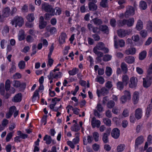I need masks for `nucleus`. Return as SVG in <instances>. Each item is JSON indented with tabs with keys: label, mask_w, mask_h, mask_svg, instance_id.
I'll return each instance as SVG.
<instances>
[{
	"label": "nucleus",
	"mask_w": 152,
	"mask_h": 152,
	"mask_svg": "<svg viewBox=\"0 0 152 152\" xmlns=\"http://www.w3.org/2000/svg\"><path fill=\"white\" fill-rule=\"evenodd\" d=\"M13 133V132H10L7 134L6 138V140L7 142H9L12 136Z\"/></svg>",
	"instance_id": "obj_61"
},
{
	"label": "nucleus",
	"mask_w": 152,
	"mask_h": 152,
	"mask_svg": "<svg viewBox=\"0 0 152 152\" xmlns=\"http://www.w3.org/2000/svg\"><path fill=\"white\" fill-rule=\"evenodd\" d=\"M17 9L15 7H13L12 8L11 10L10 11V14L13 16L17 12Z\"/></svg>",
	"instance_id": "obj_64"
},
{
	"label": "nucleus",
	"mask_w": 152,
	"mask_h": 152,
	"mask_svg": "<svg viewBox=\"0 0 152 152\" xmlns=\"http://www.w3.org/2000/svg\"><path fill=\"white\" fill-rule=\"evenodd\" d=\"M44 140L46 141V143L47 144H50L51 143L52 139L50 136L48 135H46L44 137Z\"/></svg>",
	"instance_id": "obj_32"
},
{
	"label": "nucleus",
	"mask_w": 152,
	"mask_h": 152,
	"mask_svg": "<svg viewBox=\"0 0 152 152\" xmlns=\"http://www.w3.org/2000/svg\"><path fill=\"white\" fill-rule=\"evenodd\" d=\"M47 25L46 22L44 21V19L42 17H40L39 18V27L40 29H42L45 27Z\"/></svg>",
	"instance_id": "obj_23"
},
{
	"label": "nucleus",
	"mask_w": 152,
	"mask_h": 152,
	"mask_svg": "<svg viewBox=\"0 0 152 152\" xmlns=\"http://www.w3.org/2000/svg\"><path fill=\"white\" fill-rule=\"evenodd\" d=\"M27 19L30 22H32L34 19V15L33 13L28 14L26 16Z\"/></svg>",
	"instance_id": "obj_40"
},
{
	"label": "nucleus",
	"mask_w": 152,
	"mask_h": 152,
	"mask_svg": "<svg viewBox=\"0 0 152 152\" xmlns=\"http://www.w3.org/2000/svg\"><path fill=\"white\" fill-rule=\"evenodd\" d=\"M10 14V9L8 7H5L2 10V16L4 18H7Z\"/></svg>",
	"instance_id": "obj_8"
},
{
	"label": "nucleus",
	"mask_w": 152,
	"mask_h": 152,
	"mask_svg": "<svg viewBox=\"0 0 152 152\" xmlns=\"http://www.w3.org/2000/svg\"><path fill=\"white\" fill-rule=\"evenodd\" d=\"M139 7L141 10H145L147 8L146 3L143 1H141L140 2Z\"/></svg>",
	"instance_id": "obj_28"
},
{
	"label": "nucleus",
	"mask_w": 152,
	"mask_h": 152,
	"mask_svg": "<svg viewBox=\"0 0 152 152\" xmlns=\"http://www.w3.org/2000/svg\"><path fill=\"white\" fill-rule=\"evenodd\" d=\"M71 129L73 131L77 132L80 129V128L77 124H75L71 127Z\"/></svg>",
	"instance_id": "obj_44"
},
{
	"label": "nucleus",
	"mask_w": 152,
	"mask_h": 152,
	"mask_svg": "<svg viewBox=\"0 0 152 152\" xmlns=\"http://www.w3.org/2000/svg\"><path fill=\"white\" fill-rule=\"evenodd\" d=\"M129 86L130 88H134L136 87L137 85V80L134 77H131L129 80Z\"/></svg>",
	"instance_id": "obj_7"
},
{
	"label": "nucleus",
	"mask_w": 152,
	"mask_h": 152,
	"mask_svg": "<svg viewBox=\"0 0 152 152\" xmlns=\"http://www.w3.org/2000/svg\"><path fill=\"white\" fill-rule=\"evenodd\" d=\"M120 130L117 128L114 129L112 132L111 135L115 139H117L120 136Z\"/></svg>",
	"instance_id": "obj_12"
},
{
	"label": "nucleus",
	"mask_w": 152,
	"mask_h": 152,
	"mask_svg": "<svg viewBox=\"0 0 152 152\" xmlns=\"http://www.w3.org/2000/svg\"><path fill=\"white\" fill-rule=\"evenodd\" d=\"M136 51V49L135 48L131 47L125 50V53L128 55H133L135 54Z\"/></svg>",
	"instance_id": "obj_21"
},
{
	"label": "nucleus",
	"mask_w": 152,
	"mask_h": 152,
	"mask_svg": "<svg viewBox=\"0 0 152 152\" xmlns=\"http://www.w3.org/2000/svg\"><path fill=\"white\" fill-rule=\"evenodd\" d=\"M135 58L132 56H127L125 57L124 61L127 63L128 64H132L134 61Z\"/></svg>",
	"instance_id": "obj_25"
},
{
	"label": "nucleus",
	"mask_w": 152,
	"mask_h": 152,
	"mask_svg": "<svg viewBox=\"0 0 152 152\" xmlns=\"http://www.w3.org/2000/svg\"><path fill=\"white\" fill-rule=\"evenodd\" d=\"M135 28L138 31H140L143 28V22L141 20L139 19L137 20Z\"/></svg>",
	"instance_id": "obj_24"
},
{
	"label": "nucleus",
	"mask_w": 152,
	"mask_h": 152,
	"mask_svg": "<svg viewBox=\"0 0 152 152\" xmlns=\"http://www.w3.org/2000/svg\"><path fill=\"white\" fill-rule=\"evenodd\" d=\"M16 70V67L14 64L12 63L11 67L10 69V72L11 73H13L15 72Z\"/></svg>",
	"instance_id": "obj_59"
},
{
	"label": "nucleus",
	"mask_w": 152,
	"mask_h": 152,
	"mask_svg": "<svg viewBox=\"0 0 152 152\" xmlns=\"http://www.w3.org/2000/svg\"><path fill=\"white\" fill-rule=\"evenodd\" d=\"M144 139L143 137L140 136L138 137L135 140V148L136 149L138 148V145L142 144L144 142Z\"/></svg>",
	"instance_id": "obj_10"
},
{
	"label": "nucleus",
	"mask_w": 152,
	"mask_h": 152,
	"mask_svg": "<svg viewBox=\"0 0 152 152\" xmlns=\"http://www.w3.org/2000/svg\"><path fill=\"white\" fill-rule=\"evenodd\" d=\"M105 86L109 89L111 88L113 86L112 82L110 81L107 82L105 84Z\"/></svg>",
	"instance_id": "obj_63"
},
{
	"label": "nucleus",
	"mask_w": 152,
	"mask_h": 152,
	"mask_svg": "<svg viewBox=\"0 0 152 152\" xmlns=\"http://www.w3.org/2000/svg\"><path fill=\"white\" fill-rule=\"evenodd\" d=\"M99 29L104 33L107 34L108 33V27L105 25H102L100 26L99 27Z\"/></svg>",
	"instance_id": "obj_27"
},
{
	"label": "nucleus",
	"mask_w": 152,
	"mask_h": 152,
	"mask_svg": "<svg viewBox=\"0 0 152 152\" xmlns=\"http://www.w3.org/2000/svg\"><path fill=\"white\" fill-rule=\"evenodd\" d=\"M48 65H49L50 67L53 64V60L51 58V56L50 57L48 56Z\"/></svg>",
	"instance_id": "obj_62"
},
{
	"label": "nucleus",
	"mask_w": 152,
	"mask_h": 152,
	"mask_svg": "<svg viewBox=\"0 0 152 152\" xmlns=\"http://www.w3.org/2000/svg\"><path fill=\"white\" fill-rule=\"evenodd\" d=\"M9 27L7 26H5L3 27L2 32L3 35H5L9 32Z\"/></svg>",
	"instance_id": "obj_37"
},
{
	"label": "nucleus",
	"mask_w": 152,
	"mask_h": 152,
	"mask_svg": "<svg viewBox=\"0 0 152 152\" xmlns=\"http://www.w3.org/2000/svg\"><path fill=\"white\" fill-rule=\"evenodd\" d=\"M79 71V69L76 68H73L72 70H69L68 72L69 74L71 75H76Z\"/></svg>",
	"instance_id": "obj_34"
},
{
	"label": "nucleus",
	"mask_w": 152,
	"mask_h": 152,
	"mask_svg": "<svg viewBox=\"0 0 152 152\" xmlns=\"http://www.w3.org/2000/svg\"><path fill=\"white\" fill-rule=\"evenodd\" d=\"M152 143V136L150 135L148 137L147 139V142L145 143L144 149H143V147H142L141 148V149H140V151H142L146 150L148 146V145H150Z\"/></svg>",
	"instance_id": "obj_9"
},
{
	"label": "nucleus",
	"mask_w": 152,
	"mask_h": 152,
	"mask_svg": "<svg viewBox=\"0 0 152 152\" xmlns=\"http://www.w3.org/2000/svg\"><path fill=\"white\" fill-rule=\"evenodd\" d=\"M140 34L142 38L146 37L148 35L147 31L145 30H143L141 31L140 32Z\"/></svg>",
	"instance_id": "obj_48"
},
{
	"label": "nucleus",
	"mask_w": 152,
	"mask_h": 152,
	"mask_svg": "<svg viewBox=\"0 0 152 152\" xmlns=\"http://www.w3.org/2000/svg\"><path fill=\"white\" fill-rule=\"evenodd\" d=\"M93 136L94 140L96 142H97L98 141L99 135L97 132H94L93 134Z\"/></svg>",
	"instance_id": "obj_51"
},
{
	"label": "nucleus",
	"mask_w": 152,
	"mask_h": 152,
	"mask_svg": "<svg viewBox=\"0 0 152 152\" xmlns=\"http://www.w3.org/2000/svg\"><path fill=\"white\" fill-rule=\"evenodd\" d=\"M95 80L101 84H103L104 82V79L101 76H97L95 79Z\"/></svg>",
	"instance_id": "obj_42"
},
{
	"label": "nucleus",
	"mask_w": 152,
	"mask_h": 152,
	"mask_svg": "<svg viewBox=\"0 0 152 152\" xmlns=\"http://www.w3.org/2000/svg\"><path fill=\"white\" fill-rule=\"evenodd\" d=\"M124 96H126L128 100H130L131 99V94L130 91L128 90H125L123 92Z\"/></svg>",
	"instance_id": "obj_45"
},
{
	"label": "nucleus",
	"mask_w": 152,
	"mask_h": 152,
	"mask_svg": "<svg viewBox=\"0 0 152 152\" xmlns=\"http://www.w3.org/2000/svg\"><path fill=\"white\" fill-rule=\"evenodd\" d=\"M104 123L107 126H110L111 124V121L110 120L107 118H104L103 119Z\"/></svg>",
	"instance_id": "obj_47"
},
{
	"label": "nucleus",
	"mask_w": 152,
	"mask_h": 152,
	"mask_svg": "<svg viewBox=\"0 0 152 152\" xmlns=\"http://www.w3.org/2000/svg\"><path fill=\"white\" fill-rule=\"evenodd\" d=\"M93 52L99 57H101L103 56V53L98 50H93Z\"/></svg>",
	"instance_id": "obj_50"
},
{
	"label": "nucleus",
	"mask_w": 152,
	"mask_h": 152,
	"mask_svg": "<svg viewBox=\"0 0 152 152\" xmlns=\"http://www.w3.org/2000/svg\"><path fill=\"white\" fill-rule=\"evenodd\" d=\"M118 36L121 37H124L129 34L127 31L122 29H120L118 31Z\"/></svg>",
	"instance_id": "obj_17"
},
{
	"label": "nucleus",
	"mask_w": 152,
	"mask_h": 152,
	"mask_svg": "<svg viewBox=\"0 0 152 152\" xmlns=\"http://www.w3.org/2000/svg\"><path fill=\"white\" fill-rule=\"evenodd\" d=\"M88 5L89 10H90L94 11L96 10L97 8V6L95 4L89 3Z\"/></svg>",
	"instance_id": "obj_35"
},
{
	"label": "nucleus",
	"mask_w": 152,
	"mask_h": 152,
	"mask_svg": "<svg viewBox=\"0 0 152 152\" xmlns=\"http://www.w3.org/2000/svg\"><path fill=\"white\" fill-rule=\"evenodd\" d=\"M87 140L88 142H87L86 141V138H85V139L84 138V139H83L84 144L85 145H86L87 144L88 142V143H91V142H92L91 137H90L89 136H88L87 137Z\"/></svg>",
	"instance_id": "obj_57"
},
{
	"label": "nucleus",
	"mask_w": 152,
	"mask_h": 152,
	"mask_svg": "<svg viewBox=\"0 0 152 152\" xmlns=\"http://www.w3.org/2000/svg\"><path fill=\"white\" fill-rule=\"evenodd\" d=\"M108 90L104 87L101 88V91L98 89H97L96 93L98 97H99L101 94L103 95H105L108 93Z\"/></svg>",
	"instance_id": "obj_15"
},
{
	"label": "nucleus",
	"mask_w": 152,
	"mask_h": 152,
	"mask_svg": "<svg viewBox=\"0 0 152 152\" xmlns=\"http://www.w3.org/2000/svg\"><path fill=\"white\" fill-rule=\"evenodd\" d=\"M147 52L145 50H143L139 54V59L142 60H143L146 57Z\"/></svg>",
	"instance_id": "obj_33"
},
{
	"label": "nucleus",
	"mask_w": 152,
	"mask_h": 152,
	"mask_svg": "<svg viewBox=\"0 0 152 152\" xmlns=\"http://www.w3.org/2000/svg\"><path fill=\"white\" fill-rule=\"evenodd\" d=\"M20 83L18 80H14L12 82V85L14 87L18 88L20 86Z\"/></svg>",
	"instance_id": "obj_56"
},
{
	"label": "nucleus",
	"mask_w": 152,
	"mask_h": 152,
	"mask_svg": "<svg viewBox=\"0 0 152 152\" xmlns=\"http://www.w3.org/2000/svg\"><path fill=\"white\" fill-rule=\"evenodd\" d=\"M115 105V102L112 100H110L108 102L107 105L109 108H111L114 106Z\"/></svg>",
	"instance_id": "obj_55"
},
{
	"label": "nucleus",
	"mask_w": 152,
	"mask_h": 152,
	"mask_svg": "<svg viewBox=\"0 0 152 152\" xmlns=\"http://www.w3.org/2000/svg\"><path fill=\"white\" fill-rule=\"evenodd\" d=\"M134 13V8L132 6H129L126 8V10L124 13L125 17L127 18L129 16L133 15Z\"/></svg>",
	"instance_id": "obj_4"
},
{
	"label": "nucleus",
	"mask_w": 152,
	"mask_h": 152,
	"mask_svg": "<svg viewBox=\"0 0 152 152\" xmlns=\"http://www.w3.org/2000/svg\"><path fill=\"white\" fill-rule=\"evenodd\" d=\"M117 88L119 90H122L124 88V84L122 81L118 82L116 84Z\"/></svg>",
	"instance_id": "obj_41"
},
{
	"label": "nucleus",
	"mask_w": 152,
	"mask_h": 152,
	"mask_svg": "<svg viewBox=\"0 0 152 152\" xmlns=\"http://www.w3.org/2000/svg\"><path fill=\"white\" fill-rule=\"evenodd\" d=\"M79 133H76L75 135L76 137L73 139L72 142L75 144H76L78 143L79 141Z\"/></svg>",
	"instance_id": "obj_46"
},
{
	"label": "nucleus",
	"mask_w": 152,
	"mask_h": 152,
	"mask_svg": "<svg viewBox=\"0 0 152 152\" xmlns=\"http://www.w3.org/2000/svg\"><path fill=\"white\" fill-rule=\"evenodd\" d=\"M142 115V112L141 109L138 108L135 111V117L137 119L141 118Z\"/></svg>",
	"instance_id": "obj_16"
},
{
	"label": "nucleus",
	"mask_w": 152,
	"mask_h": 152,
	"mask_svg": "<svg viewBox=\"0 0 152 152\" xmlns=\"http://www.w3.org/2000/svg\"><path fill=\"white\" fill-rule=\"evenodd\" d=\"M91 124L93 128L96 126L99 128L101 125V122L99 120H96L95 118L93 117L91 119Z\"/></svg>",
	"instance_id": "obj_11"
},
{
	"label": "nucleus",
	"mask_w": 152,
	"mask_h": 152,
	"mask_svg": "<svg viewBox=\"0 0 152 152\" xmlns=\"http://www.w3.org/2000/svg\"><path fill=\"white\" fill-rule=\"evenodd\" d=\"M10 81L9 80H7L5 82V89L7 91L9 90L10 88Z\"/></svg>",
	"instance_id": "obj_52"
},
{
	"label": "nucleus",
	"mask_w": 152,
	"mask_h": 152,
	"mask_svg": "<svg viewBox=\"0 0 152 152\" xmlns=\"http://www.w3.org/2000/svg\"><path fill=\"white\" fill-rule=\"evenodd\" d=\"M67 38V35L65 33H61L59 38V43L61 44L64 43Z\"/></svg>",
	"instance_id": "obj_19"
},
{
	"label": "nucleus",
	"mask_w": 152,
	"mask_h": 152,
	"mask_svg": "<svg viewBox=\"0 0 152 152\" xmlns=\"http://www.w3.org/2000/svg\"><path fill=\"white\" fill-rule=\"evenodd\" d=\"M22 94L21 93L16 94L12 99V102H20L22 100Z\"/></svg>",
	"instance_id": "obj_20"
},
{
	"label": "nucleus",
	"mask_w": 152,
	"mask_h": 152,
	"mask_svg": "<svg viewBox=\"0 0 152 152\" xmlns=\"http://www.w3.org/2000/svg\"><path fill=\"white\" fill-rule=\"evenodd\" d=\"M121 68L123 72L125 73H127L128 68L126 64L124 62H123L121 65Z\"/></svg>",
	"instance_id": "obj_36"
},
{
	"label": "nucleus",
	"mask_w": 152,
	"mask_h": 152,
	"mask_svg": "<svg viewBox=\"0 0 152 152\" xmlns=\"http://www.w3.org/2000/svg\"><path fill=\"white\" fill-rule=\"evenodd\" d=\"M139 94L137 91L134 92L133 94L132 100L134 104H137L139 100Z\"/></svg>",
	"instance_id": "obj_14"
},
{
	"label": "nucleus",
	"mask_w": 152,
	"mask_h": 152,
	"mask_svg": "<svg viewBox=\"0 0 152 152\" xmlns=\"http://www.w3.org/2000/svg\"><path fill=\"white\" fill-rule=\"evenodd\" d=\"M126 1L125 0H119L118 1V4L120 5L118 7L119 9H122L125 7V6L123 5V4L125 3Z\"/></svg>",
	"instance_id": "obj_39"
},
{
	"label": "nucleus",
	"mask_w": 152,
	"mask_h": 152,
	"mask_svg": "<svg viewBox=\"0 0 152 152\" xmlns=\"http://www.w3.org/2000/svg\"><path fill=\"white\" fill-rule=\"evenodd\" d=\"M151 78L147 77L145 78H143V85L144 87L147 88L149 87L151 84Z\"/></svg>",
	"instance_id": "obj_13"
},
{
	"label": "nucleus",
	"mask_w": 152,
	"mask_h": 152,
	"mask_svg": "<svg viewBox=\"0 0 152 152\" xmlns=\"http://www.w3.org/2000/svg\"><path fill=\"white\" fill-rule=\"evenodd\" d=\"M104 46V44L102 42H99L96 44V46L94 48L93 50H102L103 49Z\"/></svg>",
	"instance_id": "obj_22"
},
{
	"label": "nucleus",
	"mask_w": 152,
	"mask_h": 152,
	"mask_svg": "<svg viewBox=\"0 0 152 152\" xmlns=\"http://www.w3.org/2000/svg\"><path fill=\"white\" fill-rule=\"evenodd\" d=\"M53 8L52 6L47 3H45L42 5V9L46 12L51 13L53 11Z\"/></svg>",
	"instance_id": "obj_6"
},
{
	"label": "nucleus",
	"mask_w": 152,
	"mask_h": 152,
	"mask_svg": "<svg viewBox=\"0 0 152 152\" xmlns=\"http://www.w3.org/2000/svg\"><path fill=\"white\" fill-rule=\"evenodd\" d=\"M105 73L107 76H110L112 73V69L110 67H106Z\"/></svg>",
	"instance_id": "obj_38"
},
{
	"label": "nucleus",
	"mask_w": 152,
	"mask_h": 152,
	"mask_svg": "<svg viewBox=\"0 0 152 152\" xmlns=\"http://www.w3.org/2000/svg\"><path fill=\"white\" fill-rule=\"evenodd\" d=\"M146 29L148 32L152 31V22L150 20L147 22Z\"/></svg>",
	"instance_id": "obj_30"
},
{
	"label": "nucleus",
	"mask_w": 152,
	"mask_h": 152,
	"mask_svg": "<svg viewBox=\"0 0 152 152\" xmlns=\"http://www.w3.org/2000/svg\"><path fill=\"white\" fill-rule=\"evenodd\" d=\"M109 135L107 133H104L103 137L102 140L104 143H106L108 142V136Z\"/></svg>",
	"instance_id": "obj_60"
},
{
	"label": "nucleus",
	"mask_w": 152,
	"mask_h": 152,
	"mask_svg": "<svg viewBox=\"0 0 152 152\" xmlns=\"http://www.w3.org/2000/svg\"><path fill=\"white\" fill-rule=\"evenodd\" d=\"M91 23L92 22L95 25L97 26L99 25L102 23V20L98 18H94L91 21Z\"/></svg>",
	"instance_id": "obj_29"
},
{
	"label": "nucleus",
	"mask_w": 152,
	"mask_h": 152,
	"mask_svg": "<svg viewBox=\"0 0 152 152\" xmlns=\"http://www.w3.org/2000/svg\"><path fill=\"white\" fill-rule=\"evenodd\" d=\"M112 56L109 54L105 55L103 58L104 61H107L110 60L112 58Z\"/></svg>",
	"instance_id": "obj_49"
},
{
	"label": "nucleus",
	"mask_w": 152,
	"mask_h": 152,
	"mask_svg": "<svg viewBox=\"0 0 152 152\" xmlns=\"http://www.w3.org/2000/svg\"><path fill=\"white\" fill-rule=\"evenodd\" d=\"M61 13V9L58 7H56L55 9L53 8L51 15L53 16L55 15H59Z\"/></svg>",
	"instance_id": "obj_26"
},
{
	"label": "nucleus",
	"mask_w": 152,
	"mask_h": 152,
	"mask_svg": "<svg viewBox=\"0 0 152 152\" xmlns=\"http://www.w3.org/2000/svg\"><path fill=\"white\" fill-rule=\"evenodd\" d=\"M125 147V146L124 144H121L118 145L117 148V151L118 152H121L123 151Z\"/></svg>",
	"instance_id": "obj_43"
},
{
	"label": "nucleus",
	"mask_w": 152,
	"mask_h": 152,
	"mask_svg": "<svg viewBox=\"0 0 152 152\" xmlns=\"http://www.w3.org/2000/svg\"><path fill=\"white\" fill-rule=\"evenodd\" d=\"M100 4L103 7H107V0H101Z\"/></svg>",
	"instance_id": "obj_54"
},
{
	"label": "nucleus",
	"mask_w": 152,
	"mask_h": 152,
	"mask_svg": "<svg viewBox=\"0 0 152 152\" xmlns=\"http://www.w3.org/2000/svg\"><path fill=\"white\" fill-rule=\"evenodd\" d=\"M25 34L24 31L21 30L19 31L18 34V38L19 41H21L23 40L25 38Z\"/></svg>",
	"instance_id": "obj_31"
},
{
	"label": "nucleus",
	"mask_w": 152,
	"mask_h": 152,
	"mask_svg": "<svg viewBox=\"0 0 152 152\" xmlns=\"http://www.w3.org/2000/svg\"><path fill=\"white\" fill-rule=\"evenodd\" d=\"M152 108V105L151 104H149L147 107V110L146 112V114L148 116L150 115Z\"/></svg>",
	"instance_id": "obj_58"
},
{
	"label": "nucleus",
	"mask_w": 152,
	"mask_h": 152,
	"mask_svg": "<svg viewBox=\"0 0 152 152\" xmlns=\"http://www.w3.org/2000/svg\"><path fill=\"white\" fill-rule=\"evenodd\" d=\"M18 66L20 69H24L25 66V63L23 61H20L18 63Z\"/></svg>",
	"instance_id": "obj_53"
},
{
	"label": "nucleus",
	"mask_w": 152,
	"mask_h": 152,
	"mask_svg": "<svg viewBox=\"0 0 152 152\" xmlns=\"http://www.w3.org/2000/svg\"><path fill=\"white\" fill-rule=\"evenodd\" d=\"M62 76V73L61 72H56L54 71H51L50 74L48 76V77L49 79H53L60 78Z\"/></svg>",
	"instance_id": "obj_3"
},
{
	"label": "nucleus",
	"mask_w": 152,
	"mask_h": 152,
	"mask_svg": "<svg viewBox=\"0 0 152 152\" xmlns=\"http://www.w3.org/2000/svg\"><path fill=\"white\" fill-rule=\"evenodd\" d=\"M134 23V19L133 18H131L128 19H124L122 21H119L118 25L120 26L127 25L128 27L132 26Z\"/></svg>",
	"instance_id": "obj_2"
},
{
	"label": "nucleus",
	"mask_w": 152,
	"mask_h": 152,
	"mask_svg": "<svg viewBox=\"0 0 152 152\" xmlns=\"http://www.w3.org/2000/svg\"><path fill=\"white\" fill-rule=\"evenodd\" d=\"M121 80L124 85L126 86L128 85L129 80V77L127 75H124L121 77Z\"/></svg>",
	"instance_id": "obj_18"
},
{
	"label": "nucleus",
	"mask_w": 152,
	"mask_h": 152,
	"mask_svg": "<svg viewBox=\"0 0 152 152\" xmlns=\"http://www.w3.org/2000/svg\"><path fill=\"white\" fill-rule=\"evenodd\" d=\"M132 39L137 46H140L143 44V41L140 40L139 36L138 34H134L133 35L132 37Z\"/></svg>",
	"instance_id": "obj_5"
},
{
	"label": "nucleus",
	"mask_w": 152,
	"mask_h": 152,
	"mask_svg": "<svg viewBox=\"0 0 152 152\" xmlns=\"http://www.w3.org/2000/svg\"><path fill=\"white\" fill-rule=\"evenodd\" d=\"M24 23L23 18L21 17L18 16H15L11 21V23L12 25L14 26L15 27L17 26L19 27H21Z\"/></svg>",
	"instance_id": "obj_1"
}]
</instances>
